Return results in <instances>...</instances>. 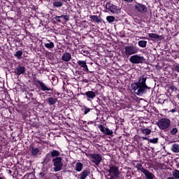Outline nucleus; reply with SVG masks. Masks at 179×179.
I'll return each instance as SVG.
<instances>
[{
  "mask_svg": "<svg viewBox=\"0 0 179 179\" xmlns=\"http://www.w3.org/2000/svg\"><path fill=\"white\" fill-rule=\"evenodd\" d=\"M176 87L174 86L170 87L171 90H174Z\"/></svg>",
  "mask_w": 179,
  "mask_h": 179,
  "instance_id": "45",
  "label": "nucleus"
},
{
  "mask_svg": "<svg viewBox=\"0 0 179 179\" xmlns=\"http://www.w3.org/2000/svg\"><path fill=\"white\" fill-rule=\"evenodd\" d=\"M108 172L109 173L111 179H117L120 178V169H118V166L115 165L109 166Z\"/></svg>",
  "mask_w": 179,
  "mask_h": 179,
  "instance_id": "4",
  "label": "nucleus"
},
{
  "mask_svg": "<svg viewBox=\"0 0 179 179\" xmlns=\"http://www.w3.org/2000/svg\"><path fill=\"white\" fill-rule=\"evenodd\" d=\"M62 59L65 62H69L71 59V55L69 52H65L62 55Z\"/></svg>",
  "mask_w": 179,
  "mask_h": 179,
  "instance_id": "23",
  "label": "nucleus"
},
{
  "mask_svg": "<svg viewBox=\"0 0 179 179\" xmlns=\"http://www.w3.org/2000/svg\"><path fill=\"white\" fill-rule=\"evenodd\" d=\"M31 157H37L38 155H41V150L38 148L31 147Z\"/></svg>",
  "mask_w": 179,
  "mask_h": 179,
  "instance_id": "19",
  "label": "nucleus"
},
{
  "mask_svg": "<svg viewBox=\"0 0 179 179\" xmlns=\"http://www.w3.org/2000/svg\"><path fill=\"white\" fill-rule=\"evenodd\" d=\"M83 95L85 96L87 101L94 100L96 97V93L93 91H87Z\"/></svg>",
  "mask_w": 179,
  "mask_h": 179,
  "instance_id": "16",
  "label": "nucleus"
},
{
  "mask_svg": "<svg viewBox=\"0 0 179 179\" xmlns=\"http://www.w3.org/2000/svg\"><path fill=\"white\" fill-rule=\"evenodd\" d=\"M83 164L81 162H77L76 164V171L80 172L83 171Z\"/></svg>",
  "mask_w": 179,
  "mask_h": 179,
  "instance_id": "29",
  "label": "nucleus"
},
{
  "mask_svg": "<svg viewBox=\"0 0 179 179\" xmlns=\"http://www.w3.org/2000/svg\"><path fill=\"white\" fill-rule=\"evenodd\" d=\"M138 52V49L136 46L129 45L124 47V55L127 57L135 55Z\"/></svg>",
  "mask_w": 179,
  "mask_h": 179,
  "instance_id": "7",
  "label": "nucleus"
},
{
  "mask_svg": "<svg viewBox=\"0 0 179 179\" xmlns=\"http://www.w3.org/2000/svg\"><path fill=\"white\" fill-rule=\"evenodd\" d=\"M147 79V75H143L139 77L138 81L134 82L131 84V90H132L134 94L143 96L150 90V87L146 83Z\"/></svg>",
  "mask_w": 179,
  "mask_h": 179,
  "instance_id": "1",
  "label": "nucleus"
},
{
  "mask_svg": "<svg viewBox=\"0 0 179 179\" xmlns=\"http://www.w3.org/2000/svg\"><path fill=\"white\" fill-rule=\"evenodd\" d=\"M140 132L143 134L145 135V136L150 135L151 134V129L145 128V129H140Z\"/></svg>",
  "mask_w": 179,
  "mask_h": 179,
  "instance_id": "25",
  "label": "nucleus"
},
{
  "mask_svg": "<svg viewBox=\"0 0 179 179\" xmlns=\"http://www.w3.org/2000/svg\"><path fill=\"white\" fill-rule=\"evenodd\" d=\"M59 94H59V92H57V93H56V95H57V96H59Z\"/></svg>",
  "mask_w": 179,
  "mask_h": 179,
  "instance_id": "48",
  "label": "nucleus"
},
{
  "mask_svg": "<svg viewBox=\"0 0 179 179\" xmlns=\"http://www.w3.org/2000/svg\"><path fill=\"white\" fill-rule=\"evenodd\" d=\"M147 43H148V42L145 41H138V45L141 48H145V47H147Z\"/></svg>",
  "mask_w": 179,
  "mask_h": 179,
  "instance_id": "32",
  "label": "nucleus"
},
{
  "mask_svg": "<svg viewBox=\"0 0 179 179\" xmlns=\"http://www.w3.org/2000/svg\"><path fill=\"white\" fill-rule=\"evenodd\" d=\"M36 86L41 88V90L45 92V91H52V88L48 87L43 81L40 80H36Z\"/></svg>",
  "mask_w": 179,
  "mask_h": 179,
  "instance_id": "11",
  "label": "nucleus"
},
{
  "mask_svg": "<svg viewBox=\"0 0 179 179\" xmlns=\"http://www.w3.org/2000/svg\"><path fill=\"white\" fill-rule=\"evenodd\" d=\"M58 102V98L54 97V96H50L48 97L46 99V103L48 104V106H52Z\"/></svg>",
  "mask_w": 179,
  "mask_h": 179,
  "instance_id": "17",
  "label": "nucleus"
},
{
  "mask_svg": "<svg viewBox=\"0 0 179 179\" xmlns=\"http://www.w3.org/2000/svg\"><path fill=\"white\" fill-rule=\"evenodd\" d=\"M90 174V170H85L78 174V178L79 179H86L87 176Z\"/></svg>",
  "mask_w": 179,
  "mask_h": 179,
  "instance_id": "20",
  "label": "nucleus"
},
{
  "mask_svg": "<svg viewBox=\"0 0 179 179\" xmlns=\"http://www.w3.org/2000/svg\"><path fill=\"white\" fill-rule=\"evenodd\" d=\"M97 128L105 136H111L113 134V131L111 129L103 127L102 124H97Z\"/></svg>",
  "mask_w": 179,
  "mask_h": 179,
  "instance_id": "12",
  "label": "nucleus"
},
{
  "mask_svg": "<svg viewBox=\"0 0 179 179\" xmlns=\"http://www.w3.org/2000/svg\"><path fill=\"white\" fill-rule=\"evenodd\" d=\"M167 179H176V178H175L173 177V176H171V177H169V178H167Z\"/></svg>",
  "mask_w": 179,
  "mask_h": 179,
  "instance_id": "47",
  "label": "nucleus"
},
{
  "mask_svg": "<svg viewBox=\"0 0 179 179\" xmlns=\"http://www.w3.org/2000/svg\"><path fill=\"white\" fill-rule=\"evenodd\" d=\"M115 18L114 16L109 15L106 17V21L108 22V23H112L115 21Z\"/></svg>",
  "mask_w": 179,
  "mask_h": 179,
  "instance_id": "35",
  "label": "nucleus"
},
{
  "mask_svg": "<svg viewBox=\"0 0 179 179\" xmlns=\"http://www.w3.org/2000/svg\"><path fill=\"white\" fill-rule=\"evenodd\" d=\"M0 179H3V178L0 176Z\"/></svg>",
  "mask_w": 179,
  "mask_h": 179,
  "instance_id": "49",
  "label": "nucleus"
},
{
  "mask_svg": "<svg viewBox=\"0 0 179 179\" xmlns=\"http://www.w3.org/2000/svg\"><path fill=\"white\" fill-rule=\"evenodd\" d=\"M124 1H126L128 3H131L134 0H124Z\"/></svg>",
  "mask_w": 179,
  "mask_h": 179,
  "instance_id": "43",
  "label": "nucleus"
},
{
  "mask_svg": "<svg viewBox=\"0 0 179 179\" xmlns=\"http://www.w3.org/2000/svg\"><path fill=\"white\" fill-rule=\"evenodd\" d=\"M39 176H41V178H44L45 176V173H44L43 172H41L39 173Z\"/></svg>",
  "mask_w": 179,
  "mask_h": 179,
  "instance_id": "40",
  "label": "nucleus"
},
{
  "mask_svg": "<svg viewBox=\"0 0 179 179\" xmlns=\"http://www.w3.org/2000/svg\"><path fill=\"white\" fill-rule=\"evenodd\" d=\"M145 62L143 56L139 55H134L129 58V62L132 64H143Z\"/></svg>",
  "mask_w": 179,
  "mask_h": 179,
  "instance_id": "5",
  "label": "nucleus"
},
{
  "mask_svg": "<svg viewBox=\"0 0 179 179\" xmlns=\"http://www.w3.org/2000/svg\"><path fill=\"white\" fill-rule=\"evenodd\" d=\"M52 158V157L50 155V153H47L46 156L43 159V162H42V164H49Z\"/></svg>",
  "mask_w": 179,
  "mask_h": 179,
  "instance_id": "26",
  "label": "nucleus"
},
{
  "mask_svg": "<svg viewBox=\"0 0 179 179\" xmlns=\"http://www.w3.org/2000/svg\"><path fill=\"white\" fill-rule=\"evenodd\" d=\"M141 138H142L143 141H148L149 139H150V138H148V137H147V136H143V137H141Z\"/></svg>",
  "mask_w": 179,
  "mask_h": 179,
  "instance_id": "39",
  "label": "nucleus"
},
{
  "mask_svg": "<svg viewBox=\"0 0 179 179\" xmlns=\"http://www.w3.org/2000/svg\"><path fill=\"white\" fill-rule=\"evenodd\" d=\"M173 178L176 179H179V171L178 169H175L172 171Z\"/></svg>",
  "mask_w": 179,
  "mask_h": 179,
  "instance_id": "33",
  "label": "nucleus"
},
{
  "mask_svg": "<svg viewBox=\"0 0 179 179\" xmlns=\"http://www.w3.org/2000/svg\"><path fill=\"white\" fill-rule=\"evenodd\" d=\"M171 150L175 153H178L179 152V145L178 144H173L172 147L171 148Z\"/></svg>",
  "mask_w": 179,
  "mask_h": 179,
  "instance_id": "31",
  "label": "nucleus"
},
{
  "mask_svg": "<svg viewBox=\"0 0 179 179\" xmlns=\"http://www.w3.org/2000/svg\"><path fill=\"white\" fill-rule=\"evenodd\" d=\"M31 179H34V178H31Z\"/></svg>",
  "mask_w": 179,
  "mask_h": 179,
  "instance_id": "51",
  "label": "nucleus"
},
{
  "mask_svg": "<svg viewBox=\"0 0 179 179\" xmlns=\"http://www.w3.org/2000/svg\"><path fill=\"white\" fill-rule=\"evenodd\" d=\"M51 80H52L54 83H58V78L57 77H52Z\"/></svg>",
  "mask_w": 179,
  "mask_h": 179,
  "instance_id": "37",
  "label": "nucleus"
},
{
  "mask_svg": "<svg viewBox=\"0 0 179 179\" xmlns=\"http://www.w3.org/2000/svg\"><path fill=\"white\" fill-rule=\"evenodd\" d=\"M27 94H28V95H29V97H34V94H32V93H29V92H27Z\"/></svg>",
  "mask_w": 179,
  "mask_h": 179,
  "instance_id": "44",
  "label": "nucleus"
},
{
  "mask_svg": "<svg viewBox=\"0 0 179 179\" xmlns=\"http://www.w3.org/2000/svg\"><path fill=\"white\" fill-rule=\"evenodd\" d=\"M106 9L110 11L113 14H117L118 13L117 6H115L113 3L110 2H106L105 5Z\"/></svg>",
  "mask_w": 179,
  "mask_h": 179,
  "instance_id": "13",
  "label": "nucleus"
},
{
  "mask_svg": "<svg viewBox=\"0 0 179 179\" xmlns=\"http://www.w3.org/2000/svg\"><path fill=\"white\" fill-rule=\"evenodd\" d=\"M15 73L17 76H20L21 75H24L26 73V67L23 65H17L15 69Z\"/></svg>",
  "mask_w": 179,
  "mask_h": 179,
  "instance_id": "14",
  "label": "nucleus"
},
{
  "mask_svg": "<svg viewBox=\"0 0 179 179\" xmlns=\"http://www.w3.org/2000/svg\"><path fill=\"white\" fill-rule=\"evenodd\" d=\"M148 37L150 38L155 39V40H163L164 36H159V34H154V33H150L148 34Z\"/></svg>",
  "mask_w": 179,
  "mask_h": 179,
  "instance_id": "22",
  "label": "nucleus"
},
{
  "mask_svg": "<svg viewBox=\"0 0 179 179\" xmlns=\"http://www.w3.org/2000/svg\"><path fill=\"white\" fill-rule=\"evenodd\" d=\"M52 164L54 166V171H61L62 167H64V163L62 162V157H54L52 159Z\"/></svg>",
  "mask_w": 179,
  "mask_h": 179,
  "instance_id": "3",
  "label": "nucleus"
},
{
  "mask_svg": "<svg viewBox=\"0 0 179 179\" xmlns=\"http://www.w3.org/2000/svg\"><path fill=\"white\" fill-rule=\"evenodd\" d=\"M83 110H84V114L85 115H87V114H88L90 112V110H92L91 108H87L85 106L83 107Z\"/></svg>",
  "mask_w": 179,
  "mask_h": 179,
  "instance_id": "36",
  "label": "nucleus"
},
{
  "mask_svg": "<svg viewBox=\"0 0 179 179\" xmlns=\"http://www.w3.org/2000/svg\"><path fill=\"white\" fill-rule=\"evenodd\" d=\"M100 106H101V103H99Z\"/></svg>",
  "mask_w": 179,
  "mask_h": 179,
  "instance_id": "50",
  "label": "nucleus"
},
{
  "mask_svg": "<svg viewBox=\"0 0 179 179\" xmlns=\"http://www.w3.org/2000/svg\"><path fill=\"white\" fill-rule=\"evenodd\" d=\"M175 71L179 73V65H176Z\"/></svg>",
  "mask_w": 179,
  "mask_h": 179,
  "instance_id": "38",
  "label": "nucleus"
},
{
  "mask_svg": "<svg viewBox=\"0 0 179 179\" xmlns=\"http://www.w3.org/2000/svg\"><path fill=\"white\" fill-rule=\"evenodd\" d=\"M47 42L48 43H45V48L48 49H53L55 47L52 41H48Z\"/></svg>",
  "mask_w": 179,
  "mask_h": 179,
  "instance_id": "28",
  "label": "nucleus"
},
{
  "mask_svg": "<svg viewBox=\"0 0 179 179\" xmlns=\"http://www.w3.org/2000/svg\"><path fill=\"white\" fill-rule=\"evenodd\" d=\"M157 125L162 131L167 130L171 127V120L169 118H162L157 122Z\"/></svg>",
  "mask_w": 179,
  "mask_h": 179,
  "instance_id": "2",
  "label": "nucleus"
},
{
  "mask_svg": "<svg viewBox=\"0 0 179 179\" xmlns=\"http://www.w3.org/2000/svg\"><path fill=\"white\" fill-rule=\"evenodd\" d=\"M171 112H172V113H175V112H176V108H175V109H172V110H171Z\"/></svg>",
  "mask_w": 179,
  "mask_h": 179,
  "instance_id": "46",
  "label": "nucleus"
},
{
  "mask_svg": "<svg viewBox=\"0 0 179 179\" xmlns=\"http://www.w3.org/2000/svg\"><path fill=\"white\" fill-rule=\"evenodd\" d=\"M90 157L91 159V162L96 164V166H99L102 161L101 155L99 154L94 153L90 154Z\"/></svg>",
  "mask_w": 179,
  "mask_h": 179,
  "instance_id": "10",
  "label": "nucleus"
},
{
  "mask_svg": "<svg viewBox=\"0 0 179 179\" xmlns=\"http://www.w3.org/2000/svg\"><path fill=\"white\" fill-rule=\"evenodd\" d=\"M23 52L22 50H17L16 53L14 54V57L17 58V59H22Z\"/></svg>",
  "mask_w": 179,
  "mask_h": 179,
  "instance_id": "30",
  "label": "nucleus"
},
{
  "mask_svg": "<svg viewBox=\"0 0 179 179\" xmlns=\"http://www.w3.org/2000/svg\"><path fill=\"white\" fill-rule=\"evenodd\" d=\"M136 169H137V171H138L143 173V174H145L146 179H154L155 178L154 173L148 171V169H145L143 168V166H142L141 164H136ZM155 179H157V178H155Z\"/></svg>",
  "mask_w": 179,
  "mask_h": 179,
  "instance_id": "6",
  "label": "nucleus"
},
{
  "mask_svg": "<svg viewBox=\"0 0 179 179\" xmlns=\"http://www.w3.org/2000/svg\"><path fill=\"white\" fill-rule=\"evenodd\" d=\"M148 141L150 143L157 144V143H159V138H149V140H148Z\"/></svg>",
  "mask_w": 179,
  "mask_h": 179,
  "instance_id": "34",
  "label": "nucleus"
},
{
  "mask_svg": "<svg viewBox=\"0 0 179 179\" xmlns=\"http://www.w3.org/2000/svg\"><path fill=\"white\" fill-rule=\"evenodd\" d=\"M90 19L97 24L102 22V18L99 15H90Z\"/></svg>",
  "mask_w": 179,
  "mask_h": 179,
  "instance_id": "18",
  "label": "nucleus"
},
{
  "mask_svg": "<svg viewBox=\"0 0 179 179\" xmlns=\"http://www.w3.org/2000/svg\"><path fill=\"white\" fill-rule=\"evenodd\" d=\"M169 128V134L171 136H176V134L178 133V129L176 127H170Z\"/></svg>",
  "mask_w": 179,
  "mask_h": 179,
  "instance_id": "24",
  "label": "nucleus"
},
{
  "mask_svg": "<svg viewBox=\"0 0 179 179\" xmlns=\"http://www.w3.org/2000/svg\"><path fill=\"white\" fill-rule=\"evenodd\" d=\"M47 94L48 95V96H53V92H47Z\"/></svg>",
  "mask_w": 179,
  "mask_h": 179,
  "instance_id": "42",
  "label": "nucleus"
},
{
  "mask_svg": "<svg viewBox=\"0 0 179 179\" xmlns=\"http://www.w3.org/2000/svg\"><path fill=\"white\" fill-rule=\"evenodd\" d=\"M134 9H136L137 13H140L141 14H145L148 12L147 6L141 3H136V4H134Z\"/></svg>",
  "mask_w": 179,
  "mask_h": 179,
  "instance_id": "9",
  "label": "nucleus"
},
{
  "mask_svg": "<svg viewBox=\"0 0 179 179\" xmlns=\"http://www.w3.org/2000/svg\"><path fill=\"white\" fill-rule=\"evenodd\" d=\"M50 154V156H51L53 159L56 157H62L61 152L58 150H52V151L48 152Z\"/></svg>",
  "mask_w": 179,
  "mask_h": 179,
  "instance_id": "21",
  "label": "nucleus"
},
{
  "mask_svg": "<svg viewBox=\"0 0 179 179\" xmlns=\"http://www.w3.org/2000/svg\"><path fill=\"white\" fill-rule=\"evenodd\" d=\"M77 67L79 70H81L83 72L90 73H92V71H89V68L87 67L86 60H78L77 61Z\"/></svg>",
  "mask_w": 179,
  "mask_h": 179,
  "instance_id": "8",
  "label": "nucleus"
},
{
  "mask_svg": "<svg viewBox=\"0 0 179 179\" xmlns=\"http://www.w3.org/2000/svg\"><path fill=\"white\" fill-rule=\"evenodd\" d=\"M81 54L83 55H87V50H81Z\"/></svg>",
  "mask_w": 179,
  "mask_h": 179,
  "instance_id": "41",
  "label": "nucleus"
},
{
  "mask_svg": "<svg viewBox=\"0 0 179 179\" xmlns=\"http://www.w3.org/2000/svg\"><path fill=\"white\" fill-rule=\"evenodd\" d=\"M71 17V15H57L56 17H54L55 20L56 22L61 23V22H68L69 20V18Z\"/></svg>",
  "mask_w": 179,
  "mask_h": 179,
  "instance_id": "15",
  "label": "nucleus"
},
{
  "mask_svg": "<svg viewBox=\"0 0 179 179\" xmlns=\"http://www.w3.org/2000/svg\"><path fill=\"white\" fill-rule=\"evenodd\" d=\"M52 5L54 8H61L62 6H64V1H53Z\"/></svg>",
  "mask_w": 179,
  "mask_h": 179,
  "instance_id": "27",
  "label": "nucleus"
}]
</instances>
